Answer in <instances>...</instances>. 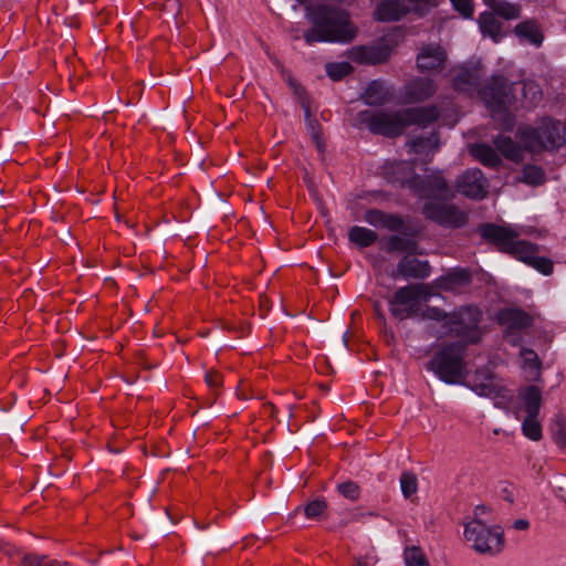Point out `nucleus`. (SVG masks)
Listing matches in <instances>:
<instances>
[{"instance_id":"9","label":"nucleus","mask_w":566,"mask_h":566,"mask_svg":"<svg viewBox=\"0 0 566 566\" xmlns=\"http://www.w3.org/2000/svg\"><path fill=\"white\" fill-rule=\"evenodd\" d=\"M513 83L502 74H494L479 90V95L494 114H506L515 102Z\"/></svg>"},{"instance_id":"36","label":"nucleus","mask_w":566,"mask_h":566,"mask_svg":"<svg viewBox=\"0 0 566 566\" xmlns=\"http://www.w3.org/2000/svg\"><path fill=\"white\" fill-rule=\"evenodd\" d=\"M549 432L553 441L556 446L565 450L566 449V418L562 413H557L554 416L552 423L549 426Z\"/></svg>"},{"instance_id":"40","label":"nucleus","mask_w":566,"mask_h":566,"mask_svg":"<svg viewBox=\"0 0 566 566\" xmlns=\"http://www.w3.org/2000/svg\"><path fill=\"white\" fill-rule=\"evenodd\" d=\"M522 431L525 437L533 441H538L543 437L542 426L537 421V417L526 415L522 423Z\"/></svg>"},{"instance_id":"44","label":"nucleus","mask_w":566,"mask_h":566,"mask_svg":"<svg viewBox=\"0 0 566 566\" xmlns=\"http://www.w3.org/2000/svg\"><path fill=\"white\" fill-rule=\"evenodd\" d=\"M449 314L450 312H447L443 308L427 305L426 308L421 312V318L440 322L441 327L444 329L446 321L448 319Z\"/></svg>"},{"instance_id":"16","label":"nucleus","mask_w":566,"mask_h":566,"mask_svg":"<svg viewBox=\"0 0 566 566\" xmlns=\"http://www.w3.org/2000/svg\"><path fill=\"white\" fill-rule=\"evenodd\" d=\"M472 282L473 273L470 269L455 266L436 279L433 284L441 291L454 293L470 286Z\"/></svg>"},{"instance_id":"47","label":"nucleus","mask_w":566,"mask_h":566,"mask_svg":"<svg viewBox=\"0 0 566 566\" xmlns=\"http://www.w3.org/2000/svg\"><path fill=\"white\" fill-rule=\"evenodd\" d=\"M337 491L340 495L350 501H357L361 493L360 486L352 480L339 483Z\"/></svg>"},{"instance_id":"51","label":"nucleus","mask_w":566,"mask_h":566,"mask_svg":"<svg viewBox=\"0 0 566 566\" xmlns=\"http://www.w3.org/2000/svg\"><path fill=\"white\" fill-rule=\"evenodd\" d=\"M205 380L210 388L217 389L222 385V375L218 371L209 370L205 376Z\"/></svg>"},{"instance_id":"1","label":"nucleus","mask_w":566,"mask_h":566,"mask_svg":"<svg viewBox=\"0 0 566 566\" xmlns=\"http://www.w3.org/2000/svg\"><path fill=\"white\" fill-rule=\"evenodd\" d=\"M306 18L312 28L303 34L306 44L350 43L357 35L347 11L331 4L318 3L306 8Z\"/></svg>"},{"instance_id":"19","label":"nucleus","mask_w":566,"mask_h":566,"mask_svg":"<svg viewBox=\"0 0 566 566\" xmlns=\"http://www.w3.org/2000/svg\"><path fill=\"white\" fill-rule=\"evenodd\" d=\"M521 253L515 259L522 261L528 266L534 268L543 275H551L554 271V263L549 258L539 256V247L536 243L525 241Z\"/></svg>"},{"instance_id":"58","label":"nucleus","mask_w":566,"mask_h":566,"mask_svg":"<svg viewBox=\"0 0 566 566\" xmlns=\"http://www.w3.org/2000/svg\"><path fill=\"white\" fill-rule=\"evenodd\" d=\"M174 6H175V8H172V11H175L176 13H181V10H182L181 0H174Z\"/></svg>"},{"instance_id":"52","label":"nucleus","mask_w":566,"mask_h":566,"mask_svg":"<svg viewBox=\"0 0 566 566\" xmlns=\"http://www.w3.org/2000/svg\"><path fill=\"white\" fill-rule=\"evenodd\" d=\"M530 527V522L525 518H518L513 522L512 528L516 531H526Z\"/></svg>"},{"instance_id":"8","label":"nucleus","mask_w":566,"mask_h":566,"mask_svg":"<svg viewBox=\"0 0 566 566\" xmlns=\"http://www.w3.org/2000/svg\"><path fill=\"white\" fill-rule=\"evenodd\" d=\"M464 537L472 542L474 551L491 556L501 553L505 545L503 528L499 525L488 526L480 518H473L464 525Z\"/></svg>"},{"instance_id":"45","label":"nucleus","mask_w":566,"mask_h":566,"mask_svg":"<svg viewBox=\"0 0 566 566\" xmlns=\"http://www.w3.org/2000/svg\"><path fill=\"white\" fill-rule=\"evenodd\" d=\"M293 94L297 97L302 108L310 107V96L304 88L293 76L289 74V77L285 78Z\"/></svg>"},{"instance_id":"34","label":"nucleus","mask_w":566,"mask_h":566,"mask_svg":"<svg viewBox=\"0 0 566 566\" xmlns=\"http://www.w3.org/2000/svg\"><path fill=\"white\" fill-rule=\"evenodd\" d=\"M12 557V563L21 562L22 566H69L67 562L63 564L49 559L45 555L38 554H23L21 552H15Z\"/></svg>"},{"instance_id":"29","label":"nucleus","mask_w":566,"mask_h":566,"mask_svg":"<svg viewBox=\"0 0 566 566\" xmlns=\"http://www.w3.org/2000/svg\"><path fill=\"white\" fill-rule=\"evenodd\" d=\"M478 22L483 35H489L495 43L500 42L503 38L501 32L502 22L495 18V14L492 11H484L480 13Z\"/></svg>"},{"instance_id":"56","label":"nucleus","mask_w":566,"mask_h":566,"mask_svg":"<svg viewBox=\"0 0 566 566\" xmlns=\"http://www.w3.org/2000/svg\"><path fill=\"white\" fill-rule=\"evenodd\" d=\"M263 408H264V410H265V411H269V416H270L271 418H274V417H275V413H276L277 408H276V406H275L274 403H272V402H268V403H265V405L263 406Z\"/></svg>"},{"instance_id":"24","label":"nucleus","mask_w":566,"mask_h":566,"mask_svg":"<svg viewBox=\"0 0 566 566\" xmlns=\"http://www.w3.org/2000/svg\"><path fill=\"white\" fill-rule=\"evenodd\" d=\"M364 102L369 106H382L394 97L391 88L386 86L381 80H373L368 83L361 95Z\"/></svg>"},{"instance_id":"32","label":"nucleus","mask_w":566,"mask_h":566,"mask_svg":"<svg viewBox=\"0 0 566 566\" xmlns=\"http://www.w3.org/2000/svg\"><path fill=\"white\" fill-rule=\"evenodd\" d=\"M384 228L406 237H419L421 234L420 228L407 224L405 219L398 213L388 212Z\"/></svg>"},{"instance_id":"48","label":"nucleus","mask_w":566,"mask_h":566,"mask_svg":"<svg viewBox=\"0 0 566 566\" xmlns=\"http://www.w3.org/2000/svg\"><path fill=\"white\" fill-rule=\"evenodd\" d=\"M387 213L377 208H369L364 213V220L375 228H384Z\"/></svg>"},{"instance_id":"11","label":"nucleus","mask_w":566,"mask_h":566,"mask_svg":"<svg viewBox=\"0 0 566 566\" xmlns=\"http://www.w3.org/2000/svg\"><path fill=\"white\" fill-rule=\"evenodd\" d=\"M401 114V109L391 113L364 109L357 114V119L360 124L366 125L373 134L395 138L405 133Z\"/></svg>"},{"instance_id":"14","label":"nucleus","mask_w":566,"mask_h":566,"mask_svg":"<svg viewBox=\"0 0 566 566\" xmlns=\"http://www.w3.org/2000/svg\"><path fill=\"white\" fill-rule=\"evenodd\" d=\"M448 55L438 43L423 45L416 57L417 69L421 73H440L446 67Z\"/></svg>"},{"instance_id":"26","label":"nucleus","mask_w":566,"mask_h":566,"mask_svg":"<svg viewBox=\"0 0 566 566\" xmlns=\"http://www.w3.org/2000/svg\"><path fill=\"white\" fill-rule=\"evenodd\" d=\"M494 146L496 149L509 160L514 161L516 164L522 163L524 159V148L523 143L518 145L514 142L510 136L497 135L494 140Z\"/></svg>"},{"instance_id":"25","label":"nucleus","mask_w":566,"mask_h":566,"mask_svg":"<svg viewBox=\"0 0 566 566\" xmlns=\"http://www.w3.org/2000/svg\"><path fill=\"white\" fill-rule=\"evenodd\" d=\"M417 237L391 234L382 240L381 249L387 253L415 254L418 250Z\"/></svg>"},{"instance_id":"17","label":"nucleus","mask_w":566,"mask_h":566,"mask_svg":"<svg viewBox=\"0 0 566 566\" xmlns=\"http://www.w3.org/2000/svg\"><path fill=\"white\" fill-rule=\"evenodd\" d=\"M391 54L388 45H357L349 51V57L358 64L377 65L386 63Z\"/></svg>"},{"instance_id":"6","label":"nucleus","mask_w":566,"mask_h":566,"mask_svg":"<svg viewBox=\"0 0 566 566\" xmlns=\"http://www.w3.org/2000/svg\"><path fill=\"white\" fill-rule=\"evenodd\" d=\"M431 294L430 286L423 283L407 284L398 287L388 300L389 312L399 321L416 316L421 317L420 301H428Z\"/></svg>"},{"instance_id":"5","label":"nucleus","mask_w":566,"mask_h":566,"mask_svg":"<svg viewBox=\"0 0 566 566\" xmlns=\"http://www.w3.org/2000/svg\"><path fill=\"white\" fill-rule=\"evenodd\" d=\"M482 397L495 400V406L513 400V392L502 384L500 377L489 367H478L473 373L465 369L463 381L460 384Z\"/></svg>"},{"instance_id":"28","label":"nucleus","mask_w":566,"mask_h":566,"mask_svg":"<svg viewBox=\"0 0 566 566\" xmlns=\"http://www.w3.org/2000/svg\"><path fill=\"white\" fill-rule=\"evenodd\" d=\"M518 396L524 402L526 413L538 417L543 401L541 389L535 385H528L520 390Z\"/></svg>"},{"instance_id":"37","label":"nucleus","mask_w":566,"mask_h":566,"mask_svg":"<svg viewBox=\"0 0 566 566\" xmlns=\"http://www.w3.org/2000/svg\"><path fill=\"white\" fill-rule=\"evenodd\" d=\"M325 71L327 76L334 81H342L347 75L354 72V67L349 62H328L325 64Z\"/></svg>"},{"instance_id":"27","label":"nucleus","mask_w":566,"mask_h":566,"mask_svg":"<svg viewBox=\"0 0 566 566\" xmlns=\"http://www.w3.org/2000/svg\"><path fill=\"white\" fill-rule=\"evenodd\" d=\"M496 150L485 143H476L471 146V155L483 166L493 169H499L502 166V159Z\"/></svg>"},{"instance_id":"50","label":"nucleus","mask_w":566,"mask_h":566,"mask_svg":"<svg viewBox=\"0 0 566 566\" xmlns=\"http://www.w3.org/2000/svg\"><path fill=\"white\" fill-rule=\"evenodd\" d=\"M452 7L455 11H458L463 18L469 19L472 18L474 13V3L472 0H450Z\"/></svg>"},{"instance_id":"3","label":"nucleus","mask_w":566,"mask_h":566,"mask_svg":"<svg viewBox=\"0 0 566 566\" xmlns=\"http://www.w3.org/2000/svg\"><path fill=\"white\" fill-rule=\"evenodd\" d=\"M483 313L476 305H462L450 312L446 321L444 334L454 338L451 343H462L468 349L470 345H476L482 339L480 324Z\"/></svg>"},{"instance_id":"30","label":"nucleus","mask_w":566,"mask_h":566,"mask_svg":"<svg viewBox=\"0 0 566 566\" xmlns=\"http://www.w3.org/2000/svg\"><path fill=\"white\" fill-rule=\"evenodd\" d=\"M514 33L522 40H526L535 46L543 43L544 35L535 20H525L514 28Z\"/></svg>"},{"instance_id":"4","label":"nucleus","mask_w":566,"mask_h":566,"mask_svg":"<svg viewBox=\"0 0 566 566\" xmlns=\"http://www.w3.org/2000/svg\"><path fill=\"white\" fill-rule=\"evenodd\" d=\"M516 137L528 153L535 150H558L566 144L562 123L552 117H544L536 127L523 126Z\"/></svg>"},{"instance_id":"49","label":"nucleus","mask_w":566,"mask_h":566,"mask_svg":"<svg viewBox=\"0 0 566 566\" xmlns=\"http://www.w3.org/2000/svg\"><path fill=\"white\" fill-rule=\"evenodd\" d=\"M304 112H305L306 125H307L308 130L312 134V138H313L314 143L316 144V146L318 148H321V146H322L321 145V124L318 123V120L315 117L312 116L311 106L305 107Z\"/></svg>"},{"instance_id":"22","label":"nucleus","mask_w":566,"mask_h":566,"mask_svg":"<svg viewBox=\"0 0 566 566\" xmlns=\"http://www.w3.org/2000/svg\"><path fill=\"white\" fill-rule=\"evenodd\" d=\"M497 323L510 331L525 329L533 324L532 316L522 308H502L496 314Z\"/></svg>"},{"instance_id":"35","label":"nucleus","mask_w":566,"mask_h":566,"mask_svg":"<svg viewBox=\"0 0 566 566\" xmlns=\"http://www.w3.org/2000/svg\"><path fill=\"white\" fill-rule=\"evenodd\" d=\"M517 180L522 184L537 187L546 181V175L541 166L526 164L522 168V176L517 177Z\"/></svg>"},{"instance_id":"38","label":"nucleus","mask_w":566,"mask_h":566,"mask_svg":"<svg viewBox=\"0 0 566 566\" xmlns=\"http://www.w3.org/2000/svg\"><path fill=\"white\" fill-rule=\"evenodd\" d=\"M439 136L437 132L431 133L429 136H416L408 143L411 151L415 154H423L427 149L438 146Z\"/></svg>"},{"instance_id":"55","label":"nucleus","mask_w":566,"mask_h":566,"mask_svg":"<svg viewBox=\"0 0 566 566\" xmlns=\"http://www.w3.org/2000/svg\"><path fill=\"white\" fill-rule=\"evenodd\" d=\"M374 311H375L376 317L379 321L385 322L386 318H385V315H384L382 310H381V304L378 301H376L374 303Z\"/></svg>"},{"instance_id":"15","label":"nucleus","mask_w":566,"mask_h":566,"mask_svg":"<svg viewBox=\"0 0 566 566\" xmlns=\"http://www.w3.org/2000/svg\"><path fill=\"white\" fill-rule=\"evenodd\" d=\"M483 66L480 62L465 63L459 66L455 76L452 78V87L455 92L471 94L483 86Z\"/></svg>"},{"instance_id":"20","label":"nucleus","mask_w":566,"mask_h":566,"mask_svg":"<svg viewBox=\"0 0 566 566\" xmlns=\"http://www.w3.org/2000/svg\"><path fill=\"white\" fill-rule=\"evenodd\" d=\"M405 129L411 125H418L422 128L437 122L440 117V111L437 105L409 107L401 109Z\"/></svg>"},{"instance_id":"57","label":"nucleus","mask_w":566,"mask_h":566,"mask_svg":"<svg viewBox=\"0 0 566 566\" xmlns=\"http://www.w3.org/2000/svg\"><path fill=\"white\" fill-rule=\"evenodd\" d=\"M489 507L485 505H476L474 509V518H479L480 515L486 513Z\"/></svg>"},{"instance_id":"13","label":"nucleus","mask_w":566,"mask_h":566,"mask_svg":"<svg viewBox=\"0 0 566 566\" xmlns=\"http://www.w3.org/2000/svg\"><path fill=\"white\" fill-rule=\"evenodd\" d=\"M455 188L467 198L482 200L488 196L489 181L480 168H472L459 177Z\"/></svg>"},{"instance_id":"54","label":"nucleus","mask_w":566,"mask_h":566,"mask_svg":"<svg viewBox=\"0 0 566 566\" xmlns=\"http://www.w3.org/2000/svg\"><path fill=\"white\" fill-rule=\"evenodd\" d=\"M271 60H272L273 64L280 70L283 78L289 77V74H291V72L285 70L283 63L276 57H272Z\"/></svg>"},{"instance_id":"31","label":"nucleus","mask_w":566,"mask_h":566,"mask_svg":"<svg viewBox=\"0 0 566 566\" xmlns=\"http://www.w3.org/2000/svg\"><path fill=\"white\" fill-rule=\"evenodd\" d=\"M378 233L365 227L354 226L348 231V240L359 249L369 248L378 241Z\"/></svg>"},{"instance_id":"46","label":"nucleus","mask_w":566,"mask_h":566,"mask_svg":"<svg viewBox=\"0 0 566 566\" xmlns=\"http://www.w3.org/2000/svg\"><path fill=\"white\" fill-rule=\"evenodd\" d=\"M521 356L523 358V366L528 367L531 370L535 371L536 376H539L542 361L536 352L531 348H523L521 350Z\"/></svg>"},{"instance_id":"21","label":"nucleus","mask_w":566,"mask_h":566,"mask_svg":"<svg viewBox=\"0 0 566 566\" xmlns=\"http://www.w3.org/2000/svg\"><path fill=\"white\" fill-rule=\"evenodd\" d=\"M437 84L428 77H417L405 86V98L408 103H420L432 97L437 92Z\"/></svg>"},{"instance_id":"10","label":"nucleus","mask_w":566,"mask_h":566,"mask_svg":"<svg viewBox=\"0 0 566 566\" xmlns=\"http://www.w3.org/2000/svg\"><path fill=\"white\" fill-rule=\"evenodd\" d=\"M476 232L481 239L492 245L496 251L516 258L526 240H518V233L510 227L493 222H482Z\"/></svg>"},{"instance_id":"23","label":"nucleus","mask_w":566,"mask_h":566,"mask_svg":"<svg viewBox=\"0 0 566 566\" xmlns=\"http://www.w3.org/2000/svg\"><path fill=\"white\" fill-rule=\"evenodd\" d=\"M411 12L401 0H381L375 9V19L380 22H397Z\"/></svg>"},{"instance_id":"53","label":"nucleus","mask_w":566,"mask_h":566,"mask_svg":"<svg viewBox=\"0 0 566 566\" xmlns=\"http://www.w3.org/2000/svg\"><path fill=\"white\" fill-rule=\"evenodd\" d=\"M501 496L503 500H505L506 502L513 504L514 503V493L511 489L509 488H503L502 491H501Z\"/></svg>"},{"instance_id":"33","label":"nucleus","mask_w":566,"mask_h":566,"mask_svg":"<svg viewBox=\"0 0 566 566\" xmlns=\"http://www.w3.org/2000/svg\"><path fill=\"white\" fill-rule=\"evenodd\" d=\"M483 2L495 15H499L504 20H514L521 15V7L518 4L499 0H483Z\"/></svg>"},{"instance_id":"18","label":"nucleus","mask_w":566,"mask_h":566,"mask_svg":"<svg viewBox=\"0 0 566 566\" xmlns=\"http://www.w3.org/2000/svg\"><path fill=\"white\" fill-rule=\"evenodd\" d=\"M430 274L431 266L427 260H419L417 258L405 255L398 262L396 272L392 274V276L395 279L400 276L405 280H424L429 277Z\"/></svg>"},{"instance_id":"42","label":"nucleus","mask_w":566,"mask_h":566,"mask_svg":"<svg viewBox=\"0 0 566 566\" xmlns=\"http://www.w3.org/2000/svg\"><path fill=\"white\" fill-rule=\"evenodd\" d=\"M327 510V502L325 497L318 496L308 502L304 507V514L310 520L319 518Z\"/></svg>"},{"instance_id":"7","label":"nucleus","mask_w":566,"mask_h":566,"mask_svg":"<svg viewBox=\"0 0 566 566\" xmlns=\"http://www.w3.org/2000/svg\"><path fill=\"white\" fill-rule=\"evenodd\" d=\"M394 182H398L401 187H408L421 199L448 201L454 198L452 188L439 170L424 176L412 174L409 179H406L405 176L395 178Z\"/></svg>"},{"instance_id":"43","label":"nucleus","mask_w":566,"mask_h":566,"mask_svg":"<svg viewBox=\"0 0 566 566\" xmlns=\"http://www.w3.org/2000/svg\"><path fill=\"white\" fill-rule=\"evenodd\" d=\"M403 557L406 566H429L426 555L418 546L407 547Z\"/></svg>"},{"instance_id":"39","label":"nucleus","mask_w":566,"mask_h":566,"mask_svg":"<svg viewBox=\"0 0 566 566\" xmlns=\"http://www.w3.org/2000/svg\"><path fill=\"white\" fill-rule=\"evenodd\" d=\"M386 174L388 175V180L394 185H399L398 182H394L395 178L406 177L409 179L412 174H416L413 167L407 161H397L387 167Z\"/></svg>"},{"instance_id":"2","label":"nucleus","mask_w":566,"mask_h":566,"mask_svg":"<svg viewBox=\"0 0 566 566\" xmlns=\"http://www.w3.org/2000/svg\"><path fill=\"white\" fill-rule=\"evenodd\" d=\"M467 348L462 343H444L426 364V368L432 371L441 381L448 385H459L463 381L467 369Z\"/></svg>"},{"instance_id":"59","label":"nucleus","mask_w":566,"mask_h":566,"mask_svg":"<svg viewBox=\"0 0 566 566\" xmlns=\"http://www.w3.org/2000/svg\"><path fill=\"white\" fill-rule=\"evenodd\" d=\"M296 1H297L298 3H301V4H304V3L308 2L310 0H296Z\"/></svg>"},{"instance_id":"12","label":"nucleus","mask_w":566,"mask_h":566,"mask_svg":"<svg viewBox=\"0 0 566 566\" xmlns=\"http://www.w3.org/2000/svg\"><path fill=\"white\" fill-rule=\"evenodd\" d=\"M421 213L427 220L443 228H462L468 222L467 214L453 203L427 201Z\"/></svg>"},{"instance_id":"41","label":"nucleus","mask_w":566,"mask_h":566,"mask_svg":"<svg viewBox=\"0 0 566 566\" xmlns=\"http://www.w3.org/2000/svg\"><path fill=\"white\" fill-rule=\"evenodd\" d=\"M400 488L403 496L410 499L418 491L417 475L411 471H403L400 476Z\"/></svg>"}]
</instances>
